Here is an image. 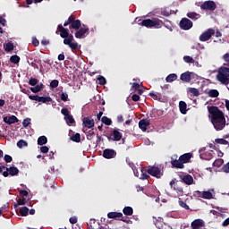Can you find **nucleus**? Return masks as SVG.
Instances as JSON below:
<instances>
[{"mask_svg":"<svg viewBox=\"0 0 229 229\" xmlns=\"http://www.w3.org/2000/svg\"><path fill=\"white\" fill-rule=\"evenodd\" d=\"M187 92L189 94H191V96H194L195 98H198V96H199V90H198V89L196 88H188Z\"/></svg>","mask_w":229,"mask_h":229,"instance_id":"29","label":"nucleus"},{"mask_svg":"<svg viewBox=\"0 0 229 229\" xmlns=\"http://www.w3.org/2000/svg\"><path fill=\"white\" fill-rule=\"evenodd\" d=\"M61 114H62L63 115H64V117H67L68 115H71V111H69L68 108L64 107V108L61 110Z\"/></svg>","mask_w":229,"mask_h":229,"instance_id":"53","label":"nucleus"},{"mask_svg":"<svg viewBox=\"0 0 229 229\" xmlns=\"http://www.w3.org/2000/svg\"><path fill=\"white\" fill-rule=\"evenodd\" d=\"M10 62H11V64H19L21 62V57L19 55H12L10 57Z\"/></svg>","mask_w":229,"mask_h":229,"instance_id":"37","label":"nucleus"},{"mask_svg":"<svg viewBox=\"0 0 229 229\" xmlns=\"http://www.w3.org/2000/svg\"><path fill=\"white\" fill-rule=\"evenodd\" d=\"M212 153H214V150L206 152L205 155H200V158H202V160H212V158H214V155Z\"/></svg>","mask_w":229,"mask_h":229,"instance_id":"27","label":"nucleus"},{"mask_svg":"<svg viewBox=\"0 0 229 229\" xmlns=\"http://www.w3.org/2000/svg\"><path fill=\"white\" fill-rule=\"evenodd\" d=\"M108 219H116L118 221H123V223H127V225H131V220L125 219L123 217V213L121 212H109L107 214Z\"/></svg>","mask_w":229,"mask_h":229,"instance_id":"6","label":"nucleus"},{"mask_svg":"<svg viewBox=\"0 0 229 229\" xmlns=\"http://www.w3.org/2000/svg\"><path fill=\"white\" fill-rule=\"evenodd\" d=\"M170 164H171L172 167H174L175 169H183V167H185L183 163H182V160L174 159L173 157H172Z\"/></svg>","mask_w":229,"mask_h":229,"instance_id":"20","label":"nucleus"},{"mask_svg":"<svg viewBox=\"0 0 229 229\" xmlns=\"http://www.w3.org/2000/svg\"><path fill=\"white\" fill-rule=\"evenodd\" d=\"M175 80H178V75H176V73H171L165 78V81L167 83H173V81H175Z\"/></svg>","mask_w":229,"mask_h":229,"instance_id":"28","label":"nucleus"},{"mask_svg":"<svg viewBox=\"0 0 229 229\" xmlns=\"http://www.w3.org/2000/svg\"><path fill=\"white\" fill-rule=\"evenodd\" d=\"M70 25V30H80L81 28V21L76 20V16L71 15L67 21H64V28Z\"/></svg>","mask_w":229,"mask_h":229,"instance_id":"5","label":"nucleus"},{"mask_svg":"<svg viewBox=\"0 0 229 229\" xmlns=\"http://www.w3.org/2000/svg\"><path fill=\"white\" fill-rule=\"evenodd\" d=\"M179 26L181 30H184V31H187L191 30V28H192L193 24L192 21L188 18H182L179 23Z\"/></svg>","mask_w":229,"mask_h":229,"instance_id":"12","label":"nucleus"},{"mask_svg":"<svg viewBox=\"0 0 229 229\" xmlns=\"http://www.w3.org/2000/svg\"><path fill=\"white\" fill-rule=\"evenodd\" d=\"M179 178L181 179L182 183H185V185H192V183H194V178L189 174L185 175L180 174Z\"/></svg>","mask_w":229,"mask_h":229,"instance_id":"14","label":"nucleus"},{"mask_svg":"<svg viewBox=\"0 0 229 229\" xmlns=\"http://www.w3.org/2000/svg\"><path fill=\"white\" fill-rule=\"evenodd\" d=\"M208 96L209 98H218L219 97V91L217 89H210L208 92Z\"/></svg>","mask_w":229,"mask_h":229,"instance_id":"36","label":"nucleus"},{"mask_svg":"<svg viewBox=\"0 0 229 229\" xmlns=\"http://www.w3.org/2000/svg\"><path fill=\"white\" fill-rule=\"evenodd\" d=\"M202 198L203 199H214V194H212L210 191H202Z\"/></svg>","mask_w":229,"mask_h":229,"instance_id":"31","label":"nucleus"},{"mask_svg":"<svg viewBox=\"0 0 229 229\" xmlns=\"http://www.w3.org/2000/svg\"><path fill=\"white\" fill-rule=\"evenodd\" d=\"M222 226H224V227L229 226V217L226 218V219L222 223Z\"/></svg>","mask_w":229,"mask_h":229,"instance_id":"63","label":"nucleus"},{"mask_svg":"<svg viewBox=\"0 0 229 229\" xmlns=\"http://www.w3.org/2000/svg\"><path fill=\"white\" fill-rule=\"evenodd\" d=\"M30 124H31V119L30 118H26L22 122L23 128H28Z\"/></svg>","mask_w":229,"mask_h":229,"instance_id":"47","label":"nucleus"},{"mask_svg":"<svg viewBox=\"0 0 229 229\" xmlns=\"http://www.w3.org/2000/svg\"><path fill=\"white\" fill-rule=\"evenodd\" d=\"M4 49L7 53H10V51H13V43L12 42L6 43Z\"/></svg>","mask_w":229,"mask_h":229,"instance_id":"44","label":"nucleus"},{"mask_svg":"<svg viewBox=\"0 0 229 229\" xmlns=\"http://www.w3.org/2000/svg\"><path fill=\"white\" fill-rule=\"evenodd\" d=\"M70 139L72 142H81V135L78 132L72 135Z\"/></svg>","mask_w":229,"mask_h":229,"instance_id":"34","label":"nucleus"},{"mask_svg":"<svg viewBox=\"0 0 229 229\" xmlns=\"http://www.w3.org/2000/svg\"><path fill=\"white\" fill-rule=\"evenodd\" d=\"M61 101H64V103L69 100V94L67 93H61Z\"/></svg>","mask_w":229,"mask_h":229,"instance_id":"54","label":"nucleus"},{"mask_svg":"<svg viewBox=\"0 0 229 229\" xmlns=\"http://www.w3.org/2000/svg\"><path fill=\"white\" fill-rule=\"evenodd\" d=\"M88 226H90V228H94L96 226V219L91 218L88 223Z\"/></svg>","mask_w":229,"mask_h":229,"instance_id":"57","label":"nucleus"},{"mask_svg":"<svg viewBox=\"0 0 229 229\" xmlns=\"http://www.w3.org/2000/svg\"><path fill=\"white\" fill-rule=\"evenodd\" d=\"M17 146L20 148H26L28 147V142L24 140H20L18 142H17Z\"/></svg>","mask_w":229,"mask_h":229,"instance_id":"42","label":"nucleus"},{"mask_svg":"<svg viewBox=\"0 0 229 229\" xmlns=\"http://www.w3.org/2000/svg\"><path fill=\"white\" fill-rule=\"evenodd\" d=\"M208 113L211 115V123L214 128L219 131L226 126V119L225 118V114L220 110L219 107L216 106H211L208 107Z\"/></svg>","mask_w":229,"mask_h":229,"instance_id":"1","label":"nucleus"},{"mask_svg":"<svg viewBox=\"0 0 229 229\" xmlns=\"http://www.w3.org/2000/svg\"><path fill=\"white\" fill-rule=\"evenodd\" d=\"M59 84L60 82L58 81V80H53L50 82V89H56V87H58Z\"/></svg>","mask_w":229,"mask_h":229,"instance_id":"51","label":"nucleus"},{"mask_svg":"<svg viewBox=\"0 0 229 229\" xmlns=\"http://www.w3.org/2000/svg\"><path fill=\"white\" fill-rule=\"evenodd\" d=\"M138 24L140 26H144L145 28H156L157 30H160L162 26H164V21L158 18L153 19H146V20H139Z\"/></svg>","mask_w":229,"mask_h":229,"instance_id":"3","label":"nucleus"},{"mask_svg":"<svg viewBox=\"0 0 229 229\" xmlns=\"http://www.w3.org/2000/svg\"><path fill=\"white\" fill-rule=\"evenodd\" d=\"M187 17H189V19H191V21H198V19H201V14L191 12L187 13Z\"/></svg>","mask_w":229,"mask_h":229,"instance_id":"26","label":"nucleus"},{"mask_svg":"<svg viewBox=\"0 0 229 229\" xmlns=\"http://www.w3.org/2000/svg\"><path fill=\"white\" fill-rule=\"evenodd\" d=\"M123 139V133L119 131V130H114L109 136H107V140L110 141H114V142H119Z\"/></svg>","mask_w":229,"mask_h":229,"instance_id":"9","label":"nucleus"},{"mask_svg":"<svg viewBox=\"0 0 229 229\" xmlns=\"http://www.w3.org/2000/svg\"><path fill=\"white\" fill-rule=\"evenodd\" d=\"M147 173L155 178H162V171L160 168H158V166H149Z\"/></svg>","mask_w":229,"mask_h":229,"instance_id":"11","label":"nucleus"},{"mask_svg":"<svg viewBox=\"0 0 229 229\" xmlns=\"http://www.w3.org/2000/svg\"><path fill=\"white\" fill-rule=\"evenodd\" d=\"M191 158H192V154L191 153H185L179 157V160L183 164H188V162L191 161Z\"/></svg>","mask_w":229,"mask_h":229,"instance_id":"22","label":"nucleus"},{"mask_svg":"<svg viewBox=\"0 0 229 229\" xmlns=\"http://www.w3.org/2000/svg\"><path fill=\"white\" fill-rule=\"evenodd\" d=\"M223 59L225 62H229V53H226L223 55Z\"/></svg>","mask_w":229,"mask_h":229,"instance_id":"64","label":"nucleus"},{"mask_svg":"<svg viewBox=\"0 0 229 229\" xmlns=\"http://www.w3.org/2000/svg\"><path fill=\"white\" fill-rule=\"evenodd\" d=\"M28 214H30V208H28V207L25 206L20 208V215L22 216V217H26Z\"/></svg>","mask_w":229,"mask_h":229,"instance_id":"33","label":"nucleus"},{"mask_svg":"<svg viewBox=\"0 0 229 229\" xmlns=\"http://www.w3.org/2000/svg\"><path fill=\"white\" fill-rule=\"evenodd\" d=\"M193 196H195V198H203V191H194Z\"/></svg>","mask_w":229,"mask_h":229,"instance_id":"58","label":"nucleus"},{"mask_svg":"<svg viewBox=\"0 0 229 229\" xmlns=\"http://www.w3.org/2000/svg\"><path fill=\"white\" fill-rule=\"evenodd\" d=\"M174 191H176L177 194L179 196H183V188L178 186V187H174Z\"/></svg>","mask_w":229,"mask_h":229,"instance_id":"55","label":"nucleus"},{"mask_svg":"<svg viewBox=\"0 0 229 229\" xmlns=\"http://www.w3.org/2000/svg\"><path fill=\"white\" fill-rule=\"evenodd\" d=\"M6 171L3 172V176L4 178H8V176H18L19 175V168L15 166L6 167Z\"/></svg>","mask_w":229,"mask_h":229,"instance_id":"10","label":"nucleus"},{"mask_svg":"<svg viewBox=\"0 0 229 229\" xmlns=\"http://www.w3.org/2000/svg\"><path fill=\"white\" fill-rule=\"evenodd\" d=\"M96 123L94 122V119H92V117L88 116V117H84L82 120V125L84 126V128H94Z\"/></svg>","mask_w":229,"mask_h":229,"instance_id":"17","label":"nucleus"},{"mask_svg":"<svg viewBox=\"0 0 229 229\" xmlns=\"http://www.w3.org/2000/svg\"><path fill=\"white\" fill-rule=\"evenodd\" d=\"M4 123H6V124H15V123H19V119L15 115L5 116L4 117Z\"/></svg>","mask_w":229,"mask_h":229,"instance_id":"21","label":"nucleus"},{"mask_svg":"<svg viewBox=\"0 0 229 229\" xmlns=\"http://www.w3.org/2000/svg\"><path fill=\"white\" fill-rule=\"evenodd\" d=\"M4 160L6 162V164H10V162H12V160H13V158L10 155H5L4 157Z\"/></svg>","mask_w":229,"mask_h":229,"instance_id":"56","label":"nucleus"},{"mask_svg":"<svg viewBox=\"0 0 229 229\" xmlns=\"http://www.w3.org/2000/svg\"><path fill=\"white\" fill-rule=\"evenodd\" d=\"M203 226H205V221H203V219L198 218L191 222L192 229H200L203 228Z\"/></svg>","mask_w":229,"mask_h":229,"instance_id":"18","label":"nucleus"},{"mask_svg":"<svg viewBox=\"0 0 229 229\" xmlns=\"http://www.w3.org/2000/svg\"><path fill=\"white\" fill-rule=\"evenodd\" d=\"M183 61L186 64H194V58H192L191 56H189V55L183 56Z\"/></svg>","mask_w":229,"mask_h":229,"instance_id":"46","label":"nucleus"},{"mask_svg":"<svg viewBox=\"0 0 229 229\" xmlns=\"http://www.w3.org/2000/svg\"><path fill=\"white\" fill-rule=\"evenodd\" d=\"M179 110H180L181 114L185 115V114H187V103H185L184 101H180L179 102Z\"/></svg>","mask_w":229,"mask_h":229,"instance_id":"25","label":"nucleus"},{"mask_svg":"<svg viewBox=\"0 0 229 229\" xmlns=\"http://www.w3.org/2000/svg\"><path fill=\"white\" fill-rule=\"evenodd\" d=\"M45 144H47V137L46 136H40L38 139V146H44Z\"/></svg>","mask_w":229,"mask_h":229,"instance_id":"35","label":"nucleus"},{"mask_svg":"<svg viewBox=\"0 0 229 229\" xmlns=\"http://www.w3.org/2000/svg\"><path fill=\"white\" fill-rule=\"evenodd\" d=\"M216 80L221 85H229V64L227 67L222 66L218 69Z\"/></svg>","mask_w":229,"mask_h":229,"instance_id":"4","label":"nucleus"},{"mask_svg":"<svg viewBox=\"0 0 229 229\" xmlns=\"http://www.w3.org/2000/svg\"><path fill=\"white\" fill-rule=\"evenodd\" d=\"M29 99H30L31 101H38V103H52L53 102V98H51V97H40L38 95H30L29 96Z\"/></svg>","mask_w":229,"mask_h":229,"instance_id":"7","label":"nucleus"},{"mask_svg":"<svg viewBox=\"0 0 229 229\" xmlns=\"http://www.w3.org/2000/svg\"><path fill=\"white\" fill-rule=\"evenodd\" d=\"M201 10H209L210 12H214L217 5H216V2L214 1H206L200 5Z\"/></svg>","mask_w":229,"mask_h":229,"instance_id":"13","label":"nucleus"},{"mask_svg":"<svg viewBox=\"0 0 229 229\" xmlns=\"http://www.w3.org/2000/svg\"><path fill=\"white\" fill-rule=\"evenodd\" d=\"M171 11L164 10L161 12V15H164V17H169L171 15Z\"/></svg>","mask_w":229,"mask_h":229,"instance_id":"60","label":"nucleus"},{"mask_svg":"<svg viewBox=\"0 0 229 229\" xmlns=\"http://www.w3.org/2000/svg\"><path fill=\"white\" fill-rule=\"evenodd\" d=\"M215 142H216V144H222V145H224V146H227V144H228V140H225V139H216V140H215Z\"/></svg>","mask_w":229,"mask_h":229,"instance_id":"45","label":"nucleus"},{"mask_svg":"<svg viewBox=\"0 0 229 229\" xmlns=\"http://www.w3.org/2000/svg\"><path fill=\"white\" fill-rule=\"evenodd\" d=\"M43 87H44V84H42V83L38 84V85L36 84L35 87L30 88V90L34 94H37V93L40 92V90H42Z\"/></svg>","mask_w":229,"mask_h":229,"instance_id":"30","label":"nucleus"},{"mask_svg":"<svg viewBox=\"0 0 229 229\" xmlns=\"http://www.w3.org/2000/svg\"><path fill=\"white\" fill-rule=\"evenodd\" d=\"M57 30L60 33L61 38H64V46H69L72 51L78 49V42H72V40H74V36H72V34H69V29H66L63 27L62 24H59L57 27Z\"/></svg>","mask_w":229,"mask_h":229,"instance_id":"2","label":"nucleus"},{"mask_svg":"<svg viewBox=\"0 0 229 229\" xmlns=\"http://www.w3.org/2000/svg\"><path fill=\"white\" fill-rule=\"evenodd\" d=\"M101 122L106 124V126H111L112 119L108 118L107 116H103L101 118Z\"/></svg>","mask_w":229,"mask_h":229,"instance_id":"39","label":"nucleus"},{"mask_svg":"<svg viewBox=\"0 0 229 229\" xmlns=\"http://www.w3.org/2000/svg\"><path fill=\"white\" fill-rule=\"evenodd\" d=\"M64 121H66L67 124H74V123H76L74 117H72V114L64 117Z\"/></svg>","mask_w":229,"mask_h":229,"instance_id":"40","label":"nucleus"},{"mask_svg":"<svg viewBox=\"0 0 229 229\" xmlns=\"http://www.w3.org/2000/svg\"><path fill=\"white\" fill-rule=\"evenodd\" d=\"M192 74H194V72H185L181 74L180 80L182 81H185V83H190L191 80H192V77H191Z\"/></svg>","mask_w":229,"mask_h":229,"instance_id":"19","label":"nucleus"},{"mask_svg":"<svg viewBox=\"0 0 229 229\" xmlns=\"http://www.w3.org/2000/svg\"><path fill=\"white\" fill-rule=\"evenodd\" d=\"M150 123L148 119H143L139 122V128L142 130L143 131H146L148 130V126H149Z\"/></svg>","mask_w":229,"mask_h":229,"instance_id":"24","label":"nucleus"},{"mask_svg":"<svg viewBox=\"0 0 229 229\" xmlns=\"http://www.w3.org/2000/svg\"><path fill=\"white\" fill-rule=\"evenodd\" d=\"M141 175L140 177V180H148L149 178V175H148V170H145L144 168H141Z\"/></svg>","mask_w":229,"mask_h":229,"instance_id":"41","label":"nucleus"},{"mask_svg":"<svg viewBox=\"0 0 229 229\" xmlns=\"http://www.w3.org/2000/svg\"><path fill=\"white\" fill-rule=\"evenodd\" d=\"M84 27L80 28L79 30H77V31L75 32V38H85V35H87V33H89V27H85V25H83Z\"/></svg>","mask_w":229,"mask_h":229,"instance_id":"15","label":"nucleus"},{"mask_svg":"<svg viewBox=\"0 0 229 229\" xmlns=\"http://www.w3.org/2000/svg\"><path fill=\"white\" fill-rule=\"evenodd\" d=\"M116 156L117 152L112 148H106L103 150V157L107 160H110V158H115Z\"/></svg>","mask_w":229,"mask_h":229,"instance_id":"16","label":"nucleus"},{"mask_svg":"<svg viewBox=\"0 0 229 229\" xmlns=\"http://www.w3.org/2000/svg\"><path fill=\"white\" fill-rule=\"evenodd\" d=\"M222 169L224 173H229V163L225 164Z\"/></svg>","mask_w":229,"mask_h":229,"instance_id":"62","label":"nucleus"},{"mask_svg":"<svg viewBox=\"0 0 229 229\" xmlns=\"http://www.w3.org/2000/svg\"><path fill=\"white\" fill-rule=\"evenodd\" d=\"M212 35H216L214 29H208L199 36L200 42H207L212 38Z\"/></svg>","mask_w":229,"mask_h":229,"instance_id":"8","label":"nucleus"},{"mask_svg":"<svg viewBox=\"0 0 229 229\" xmlns=\"http://www.w3.org/2000/svg\"><path fill=\"white\" fill-rule=\"evenodd\" d=\"M86 133H87V134H86L87 140H92V139H93V137H94V135H95L94 131H93V130H90V131H89L86 132Z\"/></svg>","mask_w":229,"mask_h":229,"instance_id":"48","label":"nucleus"},{"mask_svg":"<svg viewBox=\"0 0 229 229\" xmlns=\"http://www.w3.org/2000/svg\"><path fill=\"white\" fill-rule=\"evenodd\" d=\"M124 216H133V208L131 207H125L123 209Z\"/></svg>","mask_w":229,"mask_h":229,"instance_id":"32","label":"nucleus"},{"mask_svg":"<svg viewBox=\"0 0 229 229\" xmlns=\"http://www.w3.org/2000/svg\"><path fill=\"white\" fill-rule=\"evenodd\" d=\"M38 83V80L36 78H30L29 80V85H31V87H35Z\"/></svg>","mask_w":229,"mask_h":229,"instance_id":"50","label":"nucleus"},{"mask_svg":"<svg viewBox=\"0 0 229 229\" xmlns=\"http://www.w3.org/2000/svg\"><path fill=\"white\" fill-rule=\"evenodd\" d=\"M40 152L41 153H48L49 152V148L47 146H42L40 148Z\"/></svg>","mask_w":229,"mask_h":229,"instance_id":"59","label":"nucleus"},{"mask_svg":"<svg viewBox=\"0 0 229 229\" xmlns=\"http://www.w3.org/2000/svg\"><path fill=\"white\" fill-rule=\"evenodd\" d=\"M98 85H106V79L103 76L98 78Z\"/></svg>","mask_w":229,"mask_h":229,"instance_id":"52","label":"nucleus"},{"mask_svg":"<svg viewBox=\"0 0 229 229\" xmlns=\"http://www.w3.org/2000/svg\"><path fill=\"white\" fill-rule=\"evenodd\" d=\"M179 205L180 207H182V208H185V210H190V207L189 205H187L186 202H184L183 200H182V199L179 198Z\"/></svg>","mask_w":229,"mask_h":229,"instance_id":"43","label":"nucleus"},{"mask_svg":"<svg viewBox=\"0 0 229 229\" xmlns=\"http://www.w3.org/2000/svg\"><path fill=\"white\" fill-rule=\"evenodd\" d=\"M26 203H27L26 199H19L17 205H26Z\"/></svg>","mask_w":229,"mask_h":229,"instance_id":"61","label":"nucleus"},{"mask_svg":"<svg viewBox=\"0 0 229 229\" xmlns=\"http://www.w3.org/2000/svg\"><path fill=\"white\" fill-rule=\"evenodd\" d=\"M155 225H156L158 229H171V227H170L168 225H166L165 223H164V221L162 220V218H159L158 220H156Z\"/></svg>","mask_w":229,"mask_h":229,"instance_id":"23","label":"nucleus"},{"mask_svg":"<svg viewBox=\"0 0 229 229\" xmlns=\"http://www.w3.org/2000/svg\"><path fill=\"white\" fill-rule=\"evenodd\" d=\"M148 96H150V98H152V99H156V101H160V99H162V94L160 93H154L151 92L148 94Z\"/></svg>","mask_w":229,"mask_h":229,"instance_id":"38","label":"nucleus"},{"mask_svg":"<svg viewBox=\"0 0 229 229\" xmlns=\"http://www.w3.org/2000/svg\"><path fill=\"white\" fill-rule=\"evenodd\" d=\"M214 167H221L223 165V159H216L213 163Z\"/></svg>","mask_w":229,"mask_h":229,"instance_id":"49","label":"nucleus"}]
</instances>
